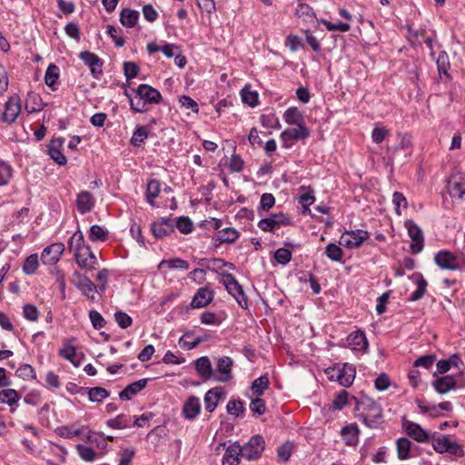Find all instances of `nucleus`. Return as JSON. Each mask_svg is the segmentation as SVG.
Instances as JSON below:
<instances>
[{
  "instance_id": "f257e3e1",
  "label": "nucleus",
  "mask_w": 465,
  "mask_h": 465,
  "mask_svg": "<svg viewBox=\"0 0 465 465\" xmlns=\"http://www.w3.org/2000/svg\"><path fill=\"white\" fill-rule=\"evenodd\" d=\"M132 92L135 94L134 97L125 91L130 108L136 113H144L148 111L149 104H157L162 100L161 93L149 84H142L137 88H133Z\"/></svg>"
},
{
  "instance_id": "f03ea898",
  "label": "nucleus",
  "mask_w": 465,
  "mask_h": 465,
  "mask_svg": "<svg viewBox=\"0 0 465 465\" xmlns=\"http://www.w3.org/2000/svg\"><path fill=\"white\" fill-rule=\"evenodd\" d=\"M357 404L361 405V420L369 428H378L383 423L382 408L373 399L362 396Z\"/></svg>"
},
{
  "instance_id": "7ed1b4c3",
  "label": "nucleus",
  "mask_w": 465,
  "mask_h": 465,
  "mask_svg": "<svg viewBox=\"0 0 465 465\" xmlns=\"http://www.w3.org/2000/svg\"><path fill=\"white\" fill-rule=\"evenodd\" d=\"M223 283L225 286L226 291L233 296L237 303L242 309L248 307V298L243 292L242 285L238 282L236 278L230 272H223L222 274Z\"/></svg>"
},
{
  "instance_id": "20e7f679",
  "label": "nucleus",
  "mask_w": 465,
  "mask_h": 465,
  "mask_svg": "<svg viewBox=\"0 0 465 465\" xmlns=\"http://www.w3.org/2000/svg\"><path fill=\"white\" fill-rule=\"evenodd\" d=\"M265 448V441L262 435L252 436L248 442L241 446V456L247 460H258Z\"/></svg>"
},
{
  "instance_id": "39448f33",
  "label": "nucleus",
  "mask_w": 465,
  "mask_h": 465,
  "mask_svg": "<svg viewBox=\"0 0 465 465\" xmlns=\"http://www.w3.org/2000/svg\"><path fill=\"white\" fill-rule=\"evenodd\" d=\"M402 428L407 435L417 442L426 443L430 440L431 434L414 421H411L406 418H403Z\"/></svg>"
},
{
  "instance_id": "423d86ee",
  "label": "nucleus",
  "mask_w": 465,
  "mask_h": 465,
  "mask_svg": "<svg viewBox=\"0 0 465 465\" xmlns=\"http://www.w3.org/2000/svg\"><path fill=\"white\" fill-rule=\"evenodd\" d=\"M297 126V128H288L281 134V139L285 148L291 147L294 141L304 140L310 136V130L305 124Z\"/></svg>"
},
{
  "instance_id": "0eeeda50",
  "label": "nucleus",
  "mask_w": 465,
  "mask_h": 465,
  "mask_svg": "<svg viewBox=\"0 0 465 465\" xmlns=\"http://www.w3.org/2000/svg\"><path fill=\"white\" fill-rule=\"evenodd\" d=\"M368 238L369 233L367 231H345L341 236L340 244L345 246L348 249L358 248Z\"/></svg>"
},
{
  "instance_id": "6e6552de",
  "label": "nucleus",
  "mask_w": 465,
  "mask_h": 465,
  "mask_svg": "<svg viewBox=\"0 0 465 465\" xmlns=\"http://www.w3.org/2000/svg\"><path fill=\"white\" fill-rule=\"evenodd\" d=\"M405 226L410 238L412 240V243L410 245L411 251L413 254H417L420 252L424 247L423 232L413 221H407Z\"/></svg>"
},
{
  "instance_id": "1a4fd4ad",
  "label": "nucleus",
  "mask_w": 465,
  "mask_h": 465,
  "mask_svg": "<svg viewBox=\"0 0 465 465\" xmlns=\"http://www.w3.org/2000/svg\"><path fill=\"white\" fill-rule=\"evenodd\" d=\"M21 113V99L17 94L8 98L2 114L3 122L11 124L15 122Z\"/></svg>"
},
{
  "instance_id": "9d476101",
  "label": "nucleus",
  "mask_w": 465,
  "mask_h": 465,
  "mask_svg": "<svg viewBox=\"0 0 465 465\" xmlns=\"http://www.w3.org/2000/svg\"><path fill=\"white\" fill-rule=\"evenodd\" d=\"M65 247L62 242H54L46 246L41 254V260L44 264H55L64 252Z\"/></svg>"
},
{
  "instance_id": "9b49d317",
  "label": "nucleus",
  "mask_w": 465,
  "mask_h": 465,
  "mask_svg": "<svg viewBox=\"0 0 465 465\" xmlns=\"http://www.w3.org/2000/svg\"><path fill=\"white\" fill-rule=\"evenodd\" d=\"M154 237L163 238L174 232V221L170 217H161L151 225Z\"/></svg>"
},
{
  "instance_id": "f8f14e48",
  "label": "nucleus",
  "mask_w": 465,
  "mask_h": 465,
  "mask_svg": "<svg viewBox=\"0 0 465 465\" xmlns=\"http://www.w3.org/2000/svg\"><path fill=\"white\" fill-rule=\"evenodd\" d=\"M79 57L86 65L89 66L91 74L94 78H98L102 74V66L104 63L98 55L89 51H84L80 53Z\"/></svg>"
},
{
  "instance_id": "ddd939ff",
  "label": "nucleus",
  "mask_w": 465,
  "mask_h": 465,
  "mask_svg": "<svg viewBox=\"0 0 465 465\" xmlns=\"http://www.w3.org/2000/svg\"><path fill=\"white\" fill-rule=\"evenodd\" d=\"M434 262L440 269L454 271L459 268L457 256L446 250L438 252Z\"/></svg>"
},
{
  "instance_id": "4468645a",
  "label": "nucleus",
  "mask_w": 465,
  "mask_h": 465,
  "mask_svg": "<svg viewBox=\"0 0 465 465\" xmlns=\"http://www.w3.org/2000/svg\"><path fill=\"white\" fill-rule=\"evenodd\" d=\"M447 187L451 198H465V176H449Z\"/></svg>"
},
{
  "instance_id": "2eb2a0df",
  "label": "nucleus",
  "mask_w": 465,
  "mask_h": 465,
  "mask_svg": "<svg viewBox=\"0 0 465 465\" xmlns=\"http://www.w3.org/2000/svg\"><path fill=\"white\" fill-rule=\"evenodd\" d=\"M225 398V391L222 387H215L207 391L204 395V407L208 412H213L221 400Z\"/></svg>"
},
{
  "instance_id": "dca6fc26",
  "label": "nucleus",
  "mask_w": 465,
  "mask_h": 465,
  "mask_svg": "<svg viewBox=\"0 0 465 465\" xmlns=\"http://www.w3.org/2000/svg\"><path fill=\"white\" fill-rule=\"evenodd\" d=\"M233 361L228 356H223L217 359L216 371L220 374L215 377V381L220 382H226L232 379V367Z\"/></svg>"
},
{
  "instance_id": "f3484780",
  "label": "nucleus",
  "mask_w": 465,
  "mask_h": 465,
  "mask_svg": "<svg viewBox=\"0 0 465 465\" xmlns=\"http://www.w3.org/2000/svg\"><path fill=\"white\" fill-rule=\"evenodd\" d=\"M214 294L207 287H202L193 295L191 301V307L193 309H200L208 306L213 300Z\"/></svg>"
},
{
  "instance_id": "a211bd4d",
  "label": "nucleus",
  "mask_w": 465,
  "mask_h": 465,
  "mask_svg": "<svg viewBox=\"0 0 465 465\" xmlns=\"http://www.w3.org/2000/svg\"><path fill=\"white\" fill-rule=\"evenodd\" d=\"M74 258L77 264L85 269H93L97 263V258L88 245L85 248H82L80 252L75 253Z\"/></svg>"
},
{
  "instance_id": "6ab92c4d",
  "label": "nucleus",
  "mask_w": 465,
  "mask_h": 465,
  "mask_svg": "<svg viewBox=\"0 0 465 465\" xmlns=\"http://www.w3.org/2000/svg\"><path fill=\"white\" fill-rule=\"evenodd\" d=\"M432 387L439 394H446L457 388V381L452 375H445L436 378L432 381Z\"/></svg>"
},
{
  "instance_id": "aec40b11",
  "label": "nucleus",
  "mask_w": 465,
  "mask_h": 465,
  "mask_svg": "<svg viewBox=\"0 0 465 465\" xmlns=\"http://www.w3.org/2000/svg\"><path fill=\"white\" fill-rule=\"evenodd\" d=\"M200 399L196 396H190L183 406V415L186 420H194L201 411Z\"/></svg>"
},
{
  "instance_id": "412c9836",
  "label": "nucleus",
  "mask_w": 465,
  "mask_h": 465,
  "mask_svg": "<svg viewBox=\"0 0 465 465\" xmlns=\"http://www.w3.org/2000/svg\"><path fill=\"white\" fill-rule=\"evenodd\" d=\"M347 342L348 345L354 351H365L369 346L365 332L362 331H355L351 332L347 337Z\"/></svg>"
},
{
  "instance_id": "4be33fe9",
  "label": "nucleus",
  "mask_w": 465,
  "mask_h": 465,
  "mask_svg": "<svg viewBox=\"0 0 465 465\" xmlns=\"http://www.w3.org/2000/svg\"><path fill=\"white\" fill-rule=\"evenodd\" d=\"M148 381L149 379L143 378L130 383L122 391L119 392V398L122 401H130L134 396L138 394L146 387Z\"/></svg>"
},
{
  "instance_id": "5701e85b",
  "label": "nucleus",
  "mask_w": 465,
  "mask_h": 465,
  "mask_svg": "<svg viewBox=\"0 0 465 465\" xmlns=\"http://www.w3.org/2000/svg\"><path fill=\"white\" fill-rule=\"evenodd\" d=\"M355 374V368L352 365L345 363L342 368L337 370L336 381L344 387H349L352 384Z\"/></svg>"
},
{
  "instance_id": "b1692460",
  "label": "nucleus",
  "mask_w": 465,
  "mask_h": 465,
  "mask_svg": "<svg viewBox=\"0 0 465 465\" xmlns=\"http://www.w3.org/2000/svg\"><path fill=\"white\" fill-rule=\"evenodd\" d=\"M94 203V199L89 192L82 191L77 194L76 208L81 214L91 212Z\"/></svg>"
},
{
  "instance_id": "393cba45",
  "label": "nucleus",
  "mask_w": 465,
  "mask_h": 465,
  "mask_svg": "<svg viewBox=\"0 0 465 465\" xmlns=\"http://www.w3.org/2000/svg\"><path fill=\"white\" fill-rule=\"evenodd\" d=\"M63 144V138L53 139L48 144V154L55 163L60 165L66 163V157L61 152V147Z\"/></svg>"
},
{
  "instance_id": "a878e982",
  "label": "nucleus",
  "mask_w": 465,
  "mask_h": 465,
  "mask_svg": "<svg viewBox=\"0 0 465 465\" xmlns=\"http://www.w3.org/2000/svg\"><path fill=\"white\" fill-rule=\"evenodd\" d=\"M198 375L203 380H209L213 377V367L210 359L207 356H202L193 361Z\"/></svg>"
},
{
  "instance_id": "bb28decb",
  "label": "nucleus",
  "mask_w": 465,
  "mask_h": 465,
  "mask_svg": "<svg viewBox=\"0 0 465 465\" xmlns=\"http://www.w3.org/2000/svg\"><path fill=\"white\" fill-rule=\"evenodd\" d=\"M359 429L356 424H349L341 430V435L347 446H356L359 441Z\"/></svg>"
},
{
  "instance_id": "cd10ccee",
  "label": "nucleus",
  "mask_w": 465,
  "mask_h": 465,
  "mask_svg": "<svg viewBox=\"0 0 465 465\" xmlns=\"http://www.w3.org/2000/svg\"><path fill=\"white\" fill-rule=\"evenodd\" d=\"M241 456V445L231 444L225 450L223 457V465H239Z\"/></svg>"
},
{
  "instance_id": "c85d7f7f",
  "label": "nucleus",
  "mask_w": 465,
  "mask_h": 465,
  "mask_svg": "<svg viewBox=\"0 0 465 465\" xmlns=\"http://www.w3.org/2000/svg\"><path fill=\"white\" fill-rule=\"evenodd\" d=\"M45 104L38 94L30 92L25 99V110L28 114L38 113L44 109Z\"/></svg>"
},
{
  "instance_id": "c756f323",
  "label": "nucleus",
  "mask_w": 465,
  "mask_h": 465,
  "mask_svg": "<svg viewBox=\"0 0 465 465\" xmlns=\"http://www.w3.org/2000/svg\"><path fill=\"white\" fill-rule=\"evenodd\" d=\"M413 443L406 437H401L396 440L397 457L401 460L411 458V450Z\"/></svg>"
},
{
  "instance_id": "7c9ffc66",
  "label": "nucleus",
  "mask_w": 465,
  "mask_h": 465,
  "mask_svg": "<svg viewBox=\"0 0 465 465\" xmlns=\"http://www.w3.org/2000/svg\"><path fill=\"white\" fill-rule=\"evenodd\" d=\"M240 236V232L232 227H227L220 230L213 237L220 243H233Z\"/></svg>"
},
{
  "instance_id": "2f4dec72",
  "label": "nucleus",
  "mask_w": 465,
  "mask_h": 465,
  "mask_svg": "<svg viewBox=\"0 0 465 465\" xmlns=\"http://www.w3.org/2000/svg\"><path fill=\"white\" fill-rule=\"evenodd\" d=\"M139 16L140 14L136 10L123 8L120 13V22L124 26L133 28L136 25Z\"/></svg>"
},
{
  "instance_id": "473e14b6",
  "label": "nucleus",
  "mask_w": 465,
  "mask_h": 465,
  "mask_svg": "<svg viewBox=\"0 0 465 465\" xmlns=\"http://www.w3.org/2000/svg\"><path fill=\"white\" fill-rule=\"evenodd\" d=\"M431 445L433 450L440 453H445L450 444V438L447 435H442L438 432H433L430 436Z\"/></svg>"
},
{
  "instance_id": "72a5a7b5",
  "label": "nucleus",
  "mask_w": 465,
  "mask_h": 465,
  "mask_svg": "<svg viewBox=\"0 0 465 465\" xmlns=\"http://www.w3.org/2000/svg\"><path fill=\"white\" fill-rule=\"evenodd\" d=\"M284 121L291 125H304L302 113L297 107L288 108L283 114Z\"/></svg>"
},
{
  "instance_id": "f704fd0d",
  "label": "nucleus",
  "mask_w": 465,
  "mask_h": 465,
  "mask_svg": "<svg viewBox=\"0 0 465 465\" xmlns=\"http://www.w3.org/2000/svg\"><path fill=\"white\" fill-rule=\"evenodd\" d=\"M270 381L267 374L255 379L251 385V391L254 397H262L269 388Z\"/></svg>"
},
{
  "instance_id": "c9c22d12",
  "label": "nucleus",
  "mask_w": 465,
  "mask_h": 465,
  "mask_svg": "<svg viewBox=\"0 0 465 465\" xmlns=\"http://www.w3.org/2000/svg\"><path fill=\"white\" fill-rule=\"evenodd\" d=\"M74 275L77 277L78 281L75 282V286L86 296L89 295L90 292H94L97 291V286L85 275L80 274L75 272Z\"/></svg>"
},
{
  "instance_id": "e433bc0d",
  "label": "nucleus",
  "mask_w": 465,
  "mask_h": 465,
  "mask_svg": "<svg viewBox=\"0 0 465 465\" xmlns=\"http://www.w3.org/2000/svg\"><path fill=\"white\" fill-rule=\"evenodd\" d=\"M415 277L417 278L415 282L417 289L408 298L409 302H417L420 300L424 296L427 290L428 282L424 277L420 273L416 274Z\"/></svg>"
},
{
  "instance_id": "4c0bfd02",
  "label": "nucleus",
  "mask_w": 465,
  "mask_h": 465,
  "mask_svg": "<svg viewBox=\"0 0 465 465\" xmlns=\"http://www.w3.org/2000/svg\"><path fill=\"white\" fill-rule=\"evenodd\" d=\"M106 425L114 430H123L131 427V416L126 414H119L114 419L106 421Z\"/></svg>"
},
{
  "instance_id": "58836bf2",
  "label": "nucleus",
  "mask_w": 465,
  "mask_h": 465,
  "mask_svg": "<svg viewBox=\"0 0 465 465\" xmlns=\"http://www.w3.org/2000/svg\"><path fill=\"white\" fill-rule=\"evenodd\" d=\"M60 70L54 64H50L45 71V82L53 91L56 90L55 84L59 78Z\"/></svg>"
},
{
  "instance_id": "ea45409f",
  "label": "nucleus",
  "mask_w": 465,
  "mask_h": 465,
  "mask_svg": "<svg viewBox=\"0 0 465 465\" xmlns=\"http://www.w3.org/2000/svg\"><path fill=\"white\" fill-rule=\"evenodd\" d=\"M167 267L170 270H188L189 262L181 258H173L169 260H163L158 265V269Z\"/></svg>"
},
{
  "instance_id": "a19ab883",
  "label": "nucleus",
  "mask_w": 465,
  "mask_h": 465,
  "mask_svg": "<svg viewBox=\"0 0 465 465\" xmlns=\"http://www.w3.org/2000/svg\"><path fill=\"white\" fill-rule=\"evenodd\" d=\"M87 245L84 242L83 232L78 229L68 241V249L74 255Z\"/></svg>"
},
{
  "instance_id": "79ce46f5",
  "label": "nucleus",
  "mask_w": 465,
  "mask_h": 465,
  "mask_svg": "<svg viewBox=\"0 0 465 465\" xmlns=\"http://www.w3.org/2000/svg\"><path fill=\"white\" fill-rule=\"evenodd\" d=\"M161 192V183L157 180H150L147 183L146 189V200L152 206H155L154 200L158 197Z\"/></svg>"
},
{
  "instance_id": "37998d69",
  "label": "nucleus",
  "mask_w": 465,
  "mask_h": 465,
  "mask_svg": "<svg viewBox=\"0 0 465 465\" xmlns=\"http://www.w3.org/2000/svg\"><path fill=\"white\" fill-rule=\"evenodd\" d=\"M296 15L306 23L313 22L315 13L313 9L307 4L300 3L296 7Z\"/></svg>"
},
{
  "instance_id": "c03bdc74",
  "label": "nucleus",
  "mask_w": 465,
  "mask_h": 465,
  "mask_svg": "<svg viewBox=\"0 0 465 465\" xmlns=\"http://www.w3.org/2000/svg\"><path fill=\"white\" fill-rule=\"evenodd\" d=\"M20 400L19 393L15 389H5L0 391V402L12 407Z\"/></svg>"
},
{
  "instance_id": "a18cd8bd",
  "label": "nucleus",
  "mask_w": 465,
  "mask_h": 465,
  "mask_svg": "<svg viewBox=\"0 0 465 465\" xmlns=\"http://www.w3.org/2000/svg\"><path fill=\"white\" fill-rule=\"evenodd\" d=\"M411 136L408 134H399L398 135V143L395 147L396 152L402 151L405 155H410L411 153Z\"/></svg>"
},
{
  "instance_id": "49530a36",
  "label": "nucleus",
  "mask_w": 465,
  "mask_h": 465,
  "mask_svg": "<svg viewBox=\"0 0 465 465\" xmlns=\"http://www.w3.org/2000/svg\"><path fill=\"white\" fill-rule=\"evenodd\" d=\"M109 232L98 224L90 227L89 239L92 242H104L107 240Z\"/></svg>"
},
{
  "instance_id": "de8ad7c7",
  "label": "nucleus",
  "mask_w": 465,
  "mask_h": 465,
  "mask_svg": "<svg viewBox=\"0 0 465 465\" xmlns=\"http://www.w3.org/2000/svg\"><path fill=\"white\" fill-rule=\"evenodd\" d=\"M109 395V391L103 387H94L88 390V398L92 402H102Z\"/></svg>"
},
{
  "instance_id": "09e8293b",
  "label": "nucleus",
  "mask_w": 465,
  "mask_h": 465,
  "mask_svg": "<svg viewBox=\"0 0 465 465\" xmlns=\"http://www.w3.org/2000/svg\"><path fill=\"white\" fill-rule=\"evenodd\" d=\"M293 450L294 446L291 441H286L282 444L277 449V457L279 460L282 462H287L290 460Z\"/></svg>"
},
{
  "instance_id": "8fccbe9b",
  "label": "nucleus",
  "mask_w": 465,
  "mask_h": 465,
  "mask_svg": "<svg viewBox=\"0 0 465 465\" xmlns=\"http://www.w3.org/2000/svg\"><path fill=\"white\" fill-rule=\"evenodd\" d=\"M241 97L242 103L251 107H255L258 104V93L250 90L246 86L242 89Z\"/></svg>"
},
{
  "instance_id": "3c124183",
  "label": "nucleus",
  "mask_w": 465,
  "mask_h": 465,
  "mask_svg": "<svg viewBox=\"0 0 465 465\" xmlns=\"http://www.w3.org/2000/svg\"><path fill=\"white\" fill-rule=\"evenodd\" d=\"M75 355V347L70 343H65L64 347L59 351V356L70 361L75 367H77L80 365V362L74 360Z\"/></svg>"
},
{
  "instance_id": "603ef678",
  "label": "nucleus",
  "mask_w": 465,
  "mask_h": 465,
  "mask_svg": "<svg viewBox=\"0 0 465 465\" xmlns=\"http://www.w3.org/2000/svg\"><path fill=\"white\" fill-rule=\"evenodd\" d=\"M38 265V255L36 253L31 254L25 260L23 272L27 275L34 274L37 270Z\"/></svg>"
},
{
  "instance_id": "864d4df0",
  "label": "nucleus",
  "mask_w": 465,
  "mask_h": 465,
  "mask_svg": "<svg viewBox=\"0 0 465 465\" xmlns=\"http://www.w3.org/2000/svg\"><path fill=\"white\" fill-rule=\"evenodd\" d=\"M325 253L327 257L333 262H340L343 257L342 249L333 242L327 244Z\"/></svg>"
},
{
  "instance_id": "5fc2aeb1",
  "label": "nucleus",
  "mask_w": 465,
  "mask_h": 465,
  "mask_svg": "<svg viewBox=\"0 0 465 465\" xmlns=\"http://www.w3.org/2000/svg\"><path fill=\"white\" fill-rule=\"evenodd\" d=\"M226 410L231 415L236 417L242 416L245 411L244 403L240 400H230L227 403Z\"/></svg>"
},
{
  "instance_id": "6e6d98bb",
  "label": "nucleus",
  "mask_w": 465,
  "mask_h": 465,
  "mask_svg": "<svg viewBox=\"0 0 465 465\" xmlns=\"http://www.w3.org/2000/svg\"><path fill=\"white\" fill-rule=\"evenodd\" d=\"M436 64L439 74L448 76V71L450 69V64L449 55L445 51L440 52L438 58L436 60Z\"/></svg>"
},
{
  "instance_id": "4d7b16f0",
  "label": "nucleus",
  "mask_w": 465,
  "mask_h": 465,
  "mask_svg": "<svg viewBox=\"0 0 465 465\" xmlns=\"http://www.w3.org/2000/svg\"><path fill=\"white\" fill-rule=\"evenodd\" d=\"M260 122L263 127L268 129H279L281 127L279 119L273 114H262Z\"/></svg>"
},
{
  "instance_id": "13d9d810",
  "label": "nucleus",
  "mask_w": 465,
  "mask_h": 465,
  "mask_svg": "<svg viewBox=\"0 0 465 465\" xmlns=\"http://www.w3.org/2000/svg\"><path fill=\"white\" fill-rule=\"evenodd\" d=\"M177 227L179 232L183 234L190 233L193 229V223L189 217L181 216L178 218L177 222L174 223V227Z\"/></svg>"
},
{
  "instance_id": "bf43d9fd",
  "label": "nucleus",
  "mask_w": 465,
  "mask_h": 465,
  "mask_svg": "<svg viewBox=\"0 0 465 465\" xmlns=\"http://www.w3.org/2000/svg\"><path fill=\"white\" fill-rule=\"evenodd\" d=\"M114 317L121 329H127L133 324L132 317L123 311L115 312Z\"/></svg>"
},
{
  "instance_id": "052dcab7",
  "label": "nucleus",
  "mask_w": 465,
  "mask_h": 465,
  "mask_svg": "<svg viewBox=\"0 0 465 465\" xmlns=\"http://www.w3.org/2000/svg\"><path fill=\"white\" fill-rule=\"evenodd\" d=\"M251 411L257 416H261L266 411V405L264 400L261 397H255L250 403Z\"/></svg>"
},
{
  "instance_id": "680f3d73",
  "label": "nucleus",
  "mask_w": 465,
  "mask_h": 465,
  "mask_svg": "<svg viewBox=\"0 0 465 465\" xmlns=\"http://www.w3.org/2000/svg\"><path fill=\"white\" fill-rule=\"evenodd\" d=\"M436 361V356L434 354H427L419 357L413 362L414 367H422L426 370H430L433 363Z\"/></svg>"
},
{
  "instance_id": "e2e57ef3",
  "label": "nucleus",
  "mask_w": 465,
  "mask_h": 465,
  "mask_svg": "<svg viewBox=\"0 0 465 465\" xmlns=\"http://www.w3.org/2000/svg\"><path fill=\"white\" fill-rule=\"evenodd\" d=\"M16 375L23 380L36 379L34 368L29 364H23L16 370Z\"/></svg>"
},
{
  "instance_id": "0e129e2a",
  "label": "nucleus",
  "mask_w": 465,
  "mask_h": 465,
  "mask_svg": "<svg viewBox=\"0 0 465 465\" xmlns=\"http://www.w3.org/2000/svg\"><path fill=\"white\" fill-rule=\"evenodd\" d=\"M89 319L93 327L95 330H101L106 325V321L103 317V315L97 312L96 310H91L89 312Z\"/></svg>"
},
{
  "instance_id": "69168bd1",
  "label": "nucleus",
  "mask_w": 465,
  "mask_h": 465,
  "mask_svg": "<svg viewBox=\"0 0 465 465\" xmlns=\"http://www.w3.org/2000/svg\"><path fill=\"white\" fill-rule=\"evenodd\" d=\"M274 259L278 263L286 265L292 260V252L287 248H279L274 252Z\"/></svg>"
},
{
  "instance_id": "338daca9",
  "label": "nucleus",
  "mask_w": 465,
  "mask_h": 465,
  "mask_svg": "<svg viewBox=\"0 0 465 465\" xmlns=\"http://www.w3.org/2000/svg\"><path fill=\"white\" fill-rule=\"evenodd\" d=\"M140 68L134 62H124V74L127 81L134 79L137 76Z\"/></svg>"
},
{
  "instance_id": "774afa93",
  "label": "nucleus",
  "mask_w": 465,
  "mask_h": 465,
  "mask_svg": "<svg viewBox=\"0 0 465 465\" xmlns=\"http://www.w3.org/2000/svg\"><path fill=\"white\" fill-rule=\"evenodd\" d=\"M76 449L79 456L85 461H93L96 457L95 451L91 447L78 444Z\"/></svg>"
}]
</instances>
